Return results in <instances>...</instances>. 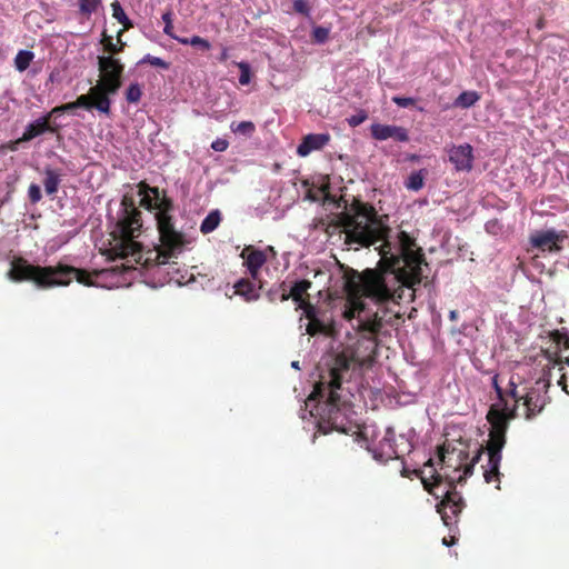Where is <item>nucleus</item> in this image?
Wrapping results in <instances>:
<instances>
[{
	"mask_svg": "<svg viewBox=\"0 0 569 569\" xmlns=\"http://www.w3.org/2000/svg\"><path fill=\"white\" fill-rule=\"evenodd\" d=\"M337 223L343 229L346 244L368 248L382 241L379 247L380 260L376 269L385 279L392 276L407 288L421 283V266H427L422 249L417 246L413 237L400 231L397 236L399 253H393L388 240L390 228L378 216L372 204L355 199L349 208L338 214Z\"/></svg>",
	"mask_w": 569,
	"mask_h": 569,
	"instance_id": "nucleus-1",
	"label": "nucleus"
},
{
	"mask_svg": "<svg viewBox=\"0 0 569 569\" xmlns=\"http://www.w3.org/2000/svg\"><path fill=\"white\" fill-rule=\"evenodd\" d=\"M378 340L373 336L361 335L357 341L337 353L327 363V370L320 373V379L309 400H318L316 408L318 431L328 433L336 430L348 433L351 430L350 415L352 406L343 395L342 383L351 378V366H365L375 361Z\"/></svg>",
	"mask_w": 569,
	"mask_h": 569,
	"instance_id": "nucleus-2",
	"label": "nucleus"
},
{
	"mask_svg": "<svg viewBox=\"0 0 569 569\" xmlns=\"http://www.w3.org/2000/svg\"><path fill=\"white\" fill-rule=\"evenodd\" d=\"M491 383L499 402L492 405L487 413V420L491 426L487 446L485 448H478L470 462H466L468 459L467 451L461 449L457 450L455 448L449 451L446 445L438 448V457L442 466L446 465L448 468H453L456 471L462 470V475L457 479V481L461 483L467 477L472 475L475 465L479 462L482 453L487 450L488 463L483 467L485 481L487 483L496 482V488L499 489L501 451L506 445V433L509 422L516 418V408H509V403L505 398V389L499 385V375L492 377Z\"/></svg>",
	"mask_w": 569,
	"mask_h": 569,
	"instance_id": "nucleus-3",
	"label": "nucleus"
},
{
	"mask_svg": "<svg viewBox=\"0 0 569 569\" xmlns=\"http://www.w3.org/2000/svg\"><path fill=\"white\" fill-rule=\"evenodd\" d=\"M120 207L114 230L111 232L114 243L108 250L109 259L131 258L136 263L151 268L166 264L171 258H177L189 243L183 232H181L180 243L177 244H167L163 236L159 233L160 244L143 251L142 246L134 240L140 234L142 218L133 197L124 194Z\"/></svg>",
	"mask_w": 569,
	"mask_h": 569,
	"instance_id": "nucleus-4",
	"label": "nucleus"
},
{
	"mask_svg": "<svg viewBox=\"0 0 569 569\" xmlns=\"http://www.w3.org/2000/svg\"><path fill=\"white\" fill-rule=\"evenodd\" d=\"M347 303L343 318L352 320L360 318L366 303L362 298H369L376 303H383L393 298L392 290L388 287L387 279L377 269H366L361 273L353 271L346 281Z\"/></svg>",
	"mask_w": 569,
	"mask_h": 569,
	"instance_id": "nucleus-5",
	"label": "nucleus"
},
{
	"mask_svg": "<svg viewBox=\"0 0 569 569\" xmlns=\"http://www.w3.org/2000/svg\"><path fill=\"white\" fill-rule=\"evenodd\" d=\"M138 194L141 197L140 206L154 213L157 230L163 236L167 244L180 243L181 231L174 227L172 212L173 200L164 189L149 186L144 180L137 184Z\"/></svg>",
	"mask_w": 569,
	"mask_h": 569,
	"instance_id": "nucleus-6",
	"label": "nucleus"
},
{
	"mask_svg": "<svg viewBox=\"0 0 569 569\" xmlns=\"http://www.w3.org/2000/svg\"><path fill=\"white\" fill-rule=\"evenodd\" d=\"M415 473L421 479L425 490L432 495L436 499L441 498V501L437 505V511L441 515V519L448 528L457 525L458 516L465 507V501L459 492L456 490L453 481H450L449 488L445 490L442 487V476L433 470L430 478L422 476L423 471L420 469L409 470L403 467L401 470L402 477H410Z\"/></svg>",
	"mask_w": 569,
	"mask_h": 569,
	"instance_id": "nucleus-7",
	"label": "nucleus"
},
{
	"mask_svg": "<svg viewBox=\"0 0 569 569\" xmlns=\"http://www.w3.org/2000/svg\"><path fill=\"white\" fill-rule=\"evenodd\" d=\"M53 266L41 267L28 262L22 257L14 258L8 278L14 282L32 281L38 288H52Z\"/></svg>",
	"mask_w": 569,
	"mask_h": 569,
	"instance_id": "nucleus-8",
	"label": "nucleus"
},
{
	"mask_svg": "<svg viewBox=\"0 0 569 569\" xmlns=\"http://www.w3.org/2000/svg\"><path fill=\"white\" fill-rule=\"evenodd\" d=\"M98 69L101 78L96 84L97 91H103L109 98L122 86L124 66L119 58L112 56L98 57Z\"/></svg>",
	"mask_w": 569,
	"mask_h": 569,
	"instance_id": "nucleus-9",
	"label": "nucleus"
},
{
	"mask_svg": "<svg viewBox=\"0 0 569 569\" xmlns=\"http://www.w3.org/2000/svg\"><path fill=\"white\" fill-rule=\"evenodd\" d=\"M549 387L548 378H539L527 389L522 397L526 419H532L543 410L549 400L547 396Z\"/></svg>",
	"mask_w": 569,
	"mask_h": 569,
	"instance_id": "nucleus-10",
	"label": "nucleus"
},
{
	"mask_svg": "<svg viewBox=\"0 0 569 569\" xmlns=\"http://www.w3.org/2000/svg\"><path fill=\"white\" fill-rule=\"evenodd\" d=\"M52 273V287H66L69 286L74 278L79 283L84 286H93L94 281L92 280V276L98 277L101 271H93L90 273L86 269H79L72 266L58 263L53 266Z\"/></svg>",
	"mask_w": 569,
	"mask_h": 569,
	"instance_id": "nucleus-11",
	"label": "nucleus"
},
{
	"mask_svg": "<svg viewBox=\"0 0 569 569\" xmlns=\"http://www.w3.org/2000/svg\"><path fill=\"white\" fill-rule=\"evenodd\" d=\"M74 102L77 108L97 109L106 116L111 113V99L103 91H97L96 86L90 88L89 93L80 94Z\"/></svg>",
	"mask_w": 569,
	"mask_h": 569,
	"instance_id": "nucleus-12",
	"label": "nucleus"
},
{
	"mask_svg": "<svg viewBox=\"0 0 569 569\" xmlns=\"http://www.w3.org/2000/svg\"><path fill=\"white\" fill-rule=\"evenodd\" d=\"M566 238V233H557L555 230H542L536 231L529 238L532 247L541 251H559L561 246L559 244Z\"/></svg>",
	"mask_w": 569,
	"mask_h": 569,
	"instance_id": "nucleus-13",
	"label": "nucleus"
},
{
	"mask_svg": "<svg viewBox=\"0 0 569 569\" xmlns=\"http://www.w3.org/2000/svg\"><path fill=\"white\" fill-rule=\"evenodd\" d=\"M449 161L457 171L469 172L473 168V148L469 143L452 146L449 151Z\"/></svg>",
	"mask_w": 569,
	"mask_h": 569,
	"instance_id": "nucleus-14",
	"label": "nucleus"
},
{
	"mask_svg": "<svg viewBox=\"0 0 569 569\" xmlns=\"http://www.w3.org/2000/svg\"><path fill=\"white\" fill-rule=\"evenodd\" d=\"M371 137L378 141L393 139L398 142H408V130L400 126L372 123L370 127Z\"/></svg>",
	"mask_w": 569,
	"mask_h": 569,
	"instance_id": "nucleus-15",
	"label": "nucleus"
},
{
	"mask_svg": "<svg viewBox=\"0 0 569 569\" xmlns=\"http://www.w3.org/2000/svg\"><path fill=\"white\" fill-rule=\"evenodd\" d=\"M240 257L244 260L243 264L247 267L252 280H259L261 267L267 262V254L263 250L256 249L253 246H246Z\"/></svg>",
	"mask_w": 569,
	"mask_h": 569,
	"instance_id": "nucleus-16",
	"label": "nucleus"
},
{
	"mask_svg": "<svg viewBox=\"0 0 569 569\" xmlns=\"http://www.w3.org/2000/svg\"><path fill=\"white\" fill-rule=\"evenodd\" d=\"M44 132L58 133L59 126L56 123H51L49 117H40L33 122L29 123L21 136V140L30 141Z\"/></svg>",
	"mask_w": 569,
	"mask_h": 569,
	"instance_id": "nucleus-17",
	"label": "nucleus"
},
{
	"mask_svg": "<svg viewBox=\"0 0 569 569\" xmlns=\"http://www.w3.org/2000/svg\"><path fill=\"white\" fill-rule=\"evenodd\" d=\"M375 458L378 461H388L398 459V452L395 448V432L389 428L383 438L379 441L375 451Z\"/></svg>",
	"mask_w": 569,
	"mask_h": 569,
	"instance_id": "nucleus-18",
	"label": "nucleus"
},
{
	"mask_svg": "<svg viewBox=\"0 0 569 569\" xmlns=\"http://www.w3.org/2000/svg\"><path fill=\"white\" fill-rule=\"evenodd\" d=\"M330 141L328 133H310L307 134L297 148V153L300 157H307L315 150L322 149Z\"/></svg>",
	"mask_w": 569,
	"mask_h": 569,
	"instance_id": "nucleus-19",
	"label": "nucleus"
},
{
	"mask_svg": "<svg viewBox=\"0 0 569 569\" xmlns=\"http://www.w3.org/2000/svg\"><path fill=\"white\" fill-rule=\"evenodd\" d=\"M256 280L242 278L234 283V293L244 298L246 301H256L260 297V290L262 283L258 287L254 283ZM259 282H261L259 280Z\"/></svg>",
	"mask_w": 569,
	"mask_h": 569,
	"instance_id": "nucleus-20",
	"label": "nucleus"
},
{
	"mask_svg": "<svg viewBox=\"0 0 569 569\" xmlns=\"http://www.w3.org/2000/svg\"><path fill=\"white\" fill-rule=\"evenodd\" d=\"M383 327V318L375 312L371 317L362 319L358 318V327L357 331L361 335L373 336L377 338V335L381 331Z\"/></svg>",
	"mask_w": 569,
	"mask_h": 569,
	"instance_id": "nucleus-21",
	"label": "nucleus"
},
{
	"mask_svg": "<svg viewBox=\"0 0 569 569\" xmlns=\"http://www.w3.org/2000/svg\"><path fill=\"white\" fill-rule=\"evenodd\" d=\"M311 288V281L303 279L296 281L290 288L287 286V300L290 298L297 306L309 301L308 290Z\"/></svg>",
	"mask_w": 569,
	"mask_h": 569,
	"instance_id": "nucleus-22",
	"label": "nucleus"
},
{
	"mask_svg": "<svg viewBox=\"0 0 569 569\" xmlns=\"http://www.w3.org/2000/svg\"><path fill=\"white\" fill-rule=\"evenodd\" d=\"M44 190L49 196L54 194L59 189V184L61 182V174L58 171L49 168L44 170Z\"/></svg>",
	"mask_w": 569,
	"mask_h": 569,
	"instance_id": "nucleus-23",
	"label": "nucleus"
},
{
	"mask_svg": "<svg viewBox=\"0 0 569 569\" xmlns=\"http://www.w3.org/2000/svg\"><path fill=\"white\" fill-rule=\"evenodd\" d=\"M221 221V214L218 210L209 212V214L202 220L200 224V231L203 234H208L216 230Z\"/></svg>",
	"mask_w": 569,
	"mask_h": 569,
	"instance_id": "nucleus-24",
	"label": "nucleus"
},
{
	"mask_svg": "<svg viewBox=\"0 0 569 569\" xmlns=\"http://www.w3.org/2000/svg\"><path fill=\"white\" fill-rule=\"evenodd\" d=\"M480 100V94L477 91H463L455 100V106L459 108H470Z\"/></svg>",
	"mask_w": 569,
	"mask_h": 569,
	"instance_id": "nucleus-25",
	"label": "nucleus"
},
{
	"mask_svg": "<svg viewBox=\"0 0 569 569\" xmlns=\"http://www.w3.org/2000/svg\"><path fill=\"white\" fill-rule=\"evenodd\" d=\"M266 296L270 302L287 301V282L282 281L278 284H273L267 292Z\"/></svg>",
	"mask_w": 569,
	"mask_h": 569,
	"instance_id": "nucleus-26",
	"label": "nucleus"
},
{
	"mask_svg": "<svg viewBox=\"0 0 569 569\" xmlns=\"http://www.w3.org/2000/svg\"><path fill=\"white\" fill-rule=\"evenodd\" d=\"M34 59V53L30 50H20L14 58V67L18 71H26L32 60Z\"/></svg>",
	"mask_w": 569,
	"mask_h": 569,
	"instance_id": "nucleus-27",
	"label": "nucleus"
},
{
	"mask_svg": "<svg viewBox=\"0 0 569 569\" xmlns=\"http://www.w3.org/2000/svg\"><path fill=\"white\" fill-rule=\"evenodd\" d=\"M522 397H523V395H520L518 391L517 382L513 380V378H511L509 380L508 387L505 389L506 400L508 401V398H511L513 400V405L510 408H516V411H517L519 402L521 400L523 401ZM517 416H518V413L516 412V417Z\"/></svg>",
	"mask_w": 569,
	"mask_h": 569,
	"instance_id": "nucleus-28",
	"label": "nucleus"
},
{
	"mask_svg": "<svg viewBox=\"0 0 569 569\" xmlns=\"http://www.w3.org/2000/svg\"><path fill=\"white\" fill-rule=\"evenodd\" d=\"M111 8L113 18L123 26V32L133 27L131 20L127 17L126 12L123 11L121 4L118 1H114L111 4Z\"/></svg>",
	"mask_w": 569,
	"mask_h": 569,
	"instance_id": "nucleus-29",
	"label": "nucleus"
},
{
	"mask_svg": "<svg viewBox=\"0 0 569 569\" xmlns=\"http://www.w3.org/2000/svg\"><path fill=\"white\" fill-rule=\"evenodd\" d=\"M176 40L184 46L197 47L202 51H208L211 48L210 42L200 36H193L191 38H176Z\"/></svg>",
	"mask_w": 569,
	"mask_h": 569,
	"instance_id": "nucleus-30",
	"label": "nucleus"
},
{
	"mask_svg": "<svg viewBox=\"0 0 569 569\" xmlns=\"http://www.w3.org/2000/svg\"><path fill=\"white\" fill-rule=\"evenodd\" d=\"M142 94V88L137 82L129 84L124 92L126 100L129 103H138L141 100Z\"/></svg>",
	"mask_w": 569,
	"mask_h": 569,
	"instance_id": "nucleus-31",
	"label": "nucleus"
},
{
	"mask_svg": "<svg viewBox=\"0 0 569 569\" xmlns=\"http://www.w3.org/2000/svg\"><path fill=\"white\" fill-rule=\"evenodd\" d=\"M78 3L80 13L89 17L98 10L102 0H79Z\"/></svg>",
	"mask_w": 569,
	"mask_h": 569,
	"instance_id": "nucleus-32",
	"label": "nucleus"
},
{
	"mask_svg": "<svg viewBox=\"0 0 569 569\" xmlns=\"http://www.w3.org/2000/svg\"><path fill=\"white\" fill-rule=\"evenodd\" d=\"M122 34L123 30H119L117 33V43L114 42H108L106 46V52L109 53V56L114 57L118 53H121L126 47V42L122 41Z\"/></svg>",
	"mask_w": 569,
	"mask_h": 569,
	"instance_id": "nucleus-33",
	"label": "nucleus"
},
{
	"mask_svg": "<svg viewBox=\"0 0 569 569\" xmlns=\"http://www.w3.org/2000/svg\"><path fill=\"white\" fill-rule=\"evenodd\" d=\"M148 63L152 67L161 68L163 70H168L170 68V63L164 61L163 59L159 57H153L151 54H146L138 64H144Z\"/></svg>",
	"mask_w": 569,
	"mask_h": 569,
	"instance_id": "nucleus-34",
	"label": "nucleus"
},
{
	"mask_svg": "<svg viewBox=\"0 0 569 569\" xmlns=\"http://www.w3.org/2000/svg\"><path fill=\"white\" fill-rule=\"evenodd\" d=\"M406 187L413 191L420 190L423 187L422 171L412 172L408 178Z\"/></svg>",
	"mask_w": 569,
	"mask_h": 569,
	"instance_id": "nucleus-35",
	"label": "nucleus"
},
{
	"mask_svg": "<svg viewBox=\"0 0 569 569\" xmlns=\"http://www.w3.org/2000/svg\"><path fill=\"white\" fill-rule=\"evenodd\" d=\"M231 129L233 132H237V133H240L243 136H251L254 132L256 127H254V123L251 121H241V122L237 123L236 126H234V123H232Z\"/></svg>",
	"mask_w": 569,
	"mask_h": 569,
	"instance_id": "nucleus-36",
	"label": "nucleus"
},
{
	"mask_svg": "<svg viewBox=\"0 0 569 569\" xmlns=\"http://www.w3.org/2000/svg\"><path fill=\"white\" fill-rule=\"evenodd\" d=\"M326 330L325 323L317 318L309 320L307 325L306 331L310 336H316L318 333H322Z\"/></svg>",
	"mask_w": 569,
	"mask_h": 569,
	"instance_id": "nucleus-37",
	"label": "nucleus"
},
{
	"mask_svg": "<svg viewBox=\"0 0 569 569\" xmlns=\"http://www.w3.org/2000/svg\"><path fill=\"white\" fill-rule=\"evenodd\" d=\"M237 66L240 69V77H239L240 84H242V86L249 84L250 80H251V72H250L249 63L241 61V62H238Z\"/></svg>",
	"mask_w": 569,
	"mask_h": 569,
	"instance_id": "nucleus-38",
	"label": "nucleus"
},
{
	"mask_svg": "<svg viewBox=\"0 0 569 569\" xmlns=\"http://www.w3.org/2000/svg\"><path fill=\"white\" fill-rule=\"evenodd\" d=\"M329 29L325 27H316L312 30V39L317 43H325L329 38Z\"/></svg>",
	"mask_w": 569,
	"mask_h": 569,
	"instance_id": "nucleus-39",
	"label": "nucleus"
},
{
	"mask_svg": "<svg viewBox=\"0 0 569 569\" xmlns=\"http://www.w3.org/2000/svg\"><path fill=\"white\" fill-rule=\"evenodd\" d=\"M299 309L303 310V315L308 320L317 318V309L310 301L297 306L296 310Z\"/></svg>",
	"mask_w": 569,
	"mask_h": 569,
	"instance_id": "nucleus-40",
	"label": "nucleus"
},
{
	"mask_svg": "<svg viewBox=\"0 0 569 569\" xmlns=\"http://www.w3.org/2000/svg\"><path fill=\"white\" fill-rule=\"evenodd\" d=\"M162 20L164 22L163 32L171 37L172 39H176L177 37L173 34V24H172V12L169 10L162 14Z\"/></svg>",
	"mask_w": 569,
	"mask_h": 569,
	"instance_id": "nucleus-41",
	"label": "nucleus"
},
{
	"mask_svg": "<svg viewBox=\"0 0 569 569\" xmlns=\"http://www.w3.org/2000/svg\"><path fill=\"white\" fill-rule=\"evenodd\" d=\"M28 197L31 203H38L42 198L40 187L36 183H31L28 188Z\"/></svg>",
	"mask_w": 569,
	"mask_h": 569,
	"instance_id": "nucleus-42",
	"label": "nucleus"
},
{
	"mask_svg": "<svg viewBox=\"0 0 569 569\" xmlns=\"http://www.w3.org/2000/svg\"><path fill=\"white\" fill-rule=\"evenodd\" d=\"M367 118H368L367 112L361 110L358 113L348 118L347 122L350 127L356 128V127L360 126L362 122H365Z\"/></svg>",
	"mask_w": 569,
	"mask_h": 569,
	"instance_id": "nucleus-43",
	"label": "nucleus"
},
{
	"mask_svg": "<svg viewBox=\"0 0 569 569\" xmlns=\"http://www.w3.org/2000/svg\"><path fill=\"white\" fill-rule=\"evenodd\" d=\"M293 10L303 16H309L310 13V7L305 0H295Z\"/></svg>",
	"mask_w": 569,
	"mask_h": 569,
	"instance_id": "nucleus-44",
	"label": "nucleus"
},
{
	"mask_svg": "<svg viewBox=\"0 0 569 569\" xmlns=\"http://www.w3.org/2000/svg\"><path fill=\"white\" fill-rule=\"evenodd\" d=\"M392 101L400 108H408L416 103V100L413 98L399 96L392 97Z\"/></svg>",
	"mask_w": 569,
	"mask_h": 569,
	"instance_id": "nucleus-45",
	"label": "nucleus"
},
{
	"mask_svg": "<svg viewBox=\"0 0 569 569\" xmlns=\"http://www.w3.org/2000/svg\"><path fill=\"white\" fill-rule=\"evenodd\" d=\"M229 143L227 140L224 139H216L212 143H211V148L214 150V151H218V152H222L224 150H227Z\"/></svg>",
	"mask_w": 569,
	"mask_h": 569,
	"instance_id": "nucleus-46",
	"label": "nucleus"
},
{
	"mask_svg": "<svg viewBox=\"0 0 569 569\" xmlns=\"http://www.w3.org/2000/svg\"><path fill=\"white\" fill-rule=\"evenodd\" d=\"M27 142V140H21V137L14 141H10L6 144L0 146V150L9 149L10 151H16L18 149V144Z\"/></svg>",
	"mask_w": 569,
	"mask_h": 569,
	"instance_id": "nucleus-47",
	"label": "nucleus"
},
{
	"mask_svg": "<svg viewBox=\"0 0 569 569\" xmlns=\"http://www.w3.org/2000/svg\"><path fill=\"white\" fill-rule=\"evenodd\" d=\"M66 112V109L63 104L54 107L50 112L46 114V117H49V120L51 121V117L54 114L63 113Z\"/></svg>",
	"mask_w": 569,
	"mask_h": 569,
	"instance_id": "nucleus-48",
	"label": "nucleus"
},
{
	"mask_svg": "<svg viewBox=\"0 0 569 569\" xmlns=\"http://www.w3.org/2000/svg\"><path fill=\"white\" fill-rule=\"evenodd\" d=\"M229 57H230V54H229V48H227V47H222V49H221V53H220V56L218 57L219 62L224 63V62L229 59Z\"/></svg>",
	"mask_w": 569,
	"mask_h": 569,
	"instance_id": "nucleus-49",
	"label": "nucleus"
},
{
	"mask_svg": "<svg viewBox=\"0 0 569 569\" xmlns=\"http://www.w3.org/2000/svg\"><path fill=\"white\" fill-rule=\"evenodd\" d=\"M108 42H113V38L111 36H108L106 32L102 33L101 43L103 46V50L106 51V46Z\"/></svg>",
	"mask_w": 569,
	"mask_h": 569,
	"instance_id": "nucleus-50",
	"label": "nucleus"
},
{
	"mask_svg": "<svg viewBox=\"0 0 569 569\" xmlns=\"http://www.w3.org/2000/svg\"><path fill=\"white\" fill-rule=\"evenodd\" d=\"M63 107L66 109V112L77 109V104L74 101L64 103Z\"/></svg>",
	"mask_w": 569,
	"mask_h": 569,
	"instance_id": "nucleus-51",
	"label": "nucleus"
},
{
	"mask_svg": "<svg viewBox=\"0 0 569 569\" xmlns=\"http://www.w3.org/2000/svg\"><path fill=\"white\" fill-rule=\"evenodd\" d=\"M442 543L446 546H451V545L456 543V538L451 537L450 540H448L447 538H443Z\"/></svg>",
	"mask_w": 569,
	"mask_h": 569,
	"instance_id": "nucleus-52",
	"label": "nucleus"
},
{
	"mask_svg": "<svg viewBox=\"0 0 569 569\" xmlns=\"http://www.w3.org/2000/svg\"><path fill=\"white\" fill-rule=\"evenodd\" d=\"M553 340L559 345V343H561L562 336L558 331H556L553 333Z\"/></svg>",
	"mask_w": 569,
	"mask_h": 569,
	"instance_id": "nucleus-53",
	"label": "nucleus"
},
{
	"mask_svg": "<svg viewBox=\"0 0 569 569\" xmlns=\"http://www.w3.org/2000/svg\"><path fill=\"white\" fill-rule=\"evenodd\" d=\"M449 318L450 320H457L458 319V311L457 310H451L450 313H449Z\"/></svg>",
	"mask_w": 569,
	"mask_h": 569,
	"instance_id": "nucleus-54",
	"label": "nucleus"
},
{
	"mask_svg": "<svg viewBox=\"0 0 569 569\" xmlns=\"http://www.w3.org/2000/svg\"><path fill=\"white\" fill-rule=\"evenodd\" d=\"M558 362H565L566 365L569 366V356L566 357L563 360L561 358L558 359Z\"/></svg>",
	"mask_w": 569,
	"mask_h": 569,
	"instance_id": "nucleus-55",
	"label": "nucleus"
},
{
	"mask_svg": "<svg viewBox=\"0 0 569 569\" xmlns=\"http://www.w3.org/2000/svg\"><path fill=\"white\" fill-rule=\"evenodd\" d=\"M425 467H433V461L431 458L428 459V461L425 463Z\"/></svg>",
	"mask_w": 569,
	"mask_h": 569,
	"instance_id": "nucleus-56",
	"label": "nucleus"
},
{
	"mask_svg": "<svg viewBox=\"0 0 569 569\" xmlns=\"http://www.w3.org/2000/svg\"><path fill=\"white\" fill-rule=\"evenodd\" d=\"M563 345L566 348H569V339L566 338Z\"/></svg>",
	"mask_w": 569,
	"mask_h": 569,
	"instance_id": "nucleus-57",
	"label": "nucleus"
},
{
	"mask_svg": "<svg viewBox=\"0 0 569 569\" xmlns=\"http://www.w3.org/2000/svg\"><path fill=\"white\" fill-rule=\"evenodd\" d=\"M292 367H293V368H299V362H298V361H293V362H292Z\"/></svg>",
	"mask_w": 569,
	"mask_h": 569,
	"instance_id": "nucleus-58",
	"label": "nucleus"
}]
</instances>
